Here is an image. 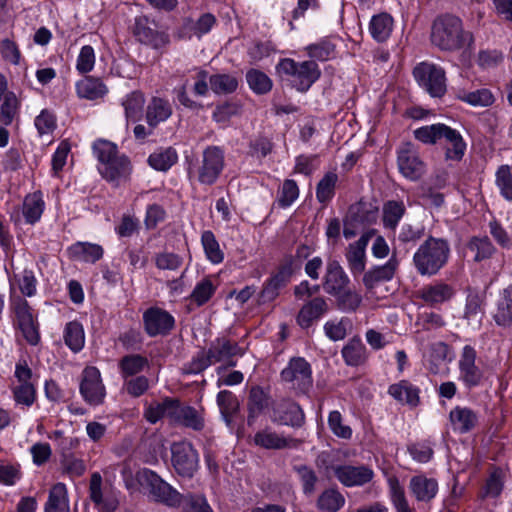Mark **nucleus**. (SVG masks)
Wrapping results in <instances>:
<instances>
[{
	"instance_id": "4d7b16f0",
	"label": "nucleus",
	"mask_w": 512,
	"mask_h": 512,
	"mask_svg": "<svg viewBox=\"0 0 512 512\" xmlns=\"http://www.w3.org/2000/svg\"><path fill=\"white\" fill-rule=\"evenodd\" d=\"M496 185L501 195L507 200H512V172L508 165H502L496 172Z\"/></svg>"
},
{
	"instance_id": "aec40b11",
	"label": "nucleus",
	"mask_w": 512,
	"mask_h": 512,
	"mask_svg": "<svg viewBox=\"0 0 512 512\" xmlns=\"http://www.w3.org/2000/svg\"><path fill=\"white\" fill-rule=\"evenodd\" d=\"M398 264V260L391 257L384 265L368 270L363 276L365 287L371 290L381 282L390 281L398 268Z\"/></svg>"
},
{
	"instance_id": "423d86ee",
	"label": "nucleus",
	"mask_w": 512,
	"mask_h": 512,
	"mask_svg": "<svg viewBox=\"0 0 512 512\" xmlns=\"http://www.w3.org/2000/svg\"><path fill=\"white\" fill-rule=\"evenodd\" d=\"M277 67L281 73L291 76L292 85L300 92H306L321 75L314 61L296 62L286 58L281 60Z\"/></svg>"
},
{
	"instance_id": "603ef678",
	"label": "nucleus",
	"mask_w": 512,
	"mask_h": 512,
	"mask_svg": "<svg viewBox=\"0 0 512 512\" xmlns=\"http://www.w3.org/2000/svg\"><path fill=\"white\" fill-rule=\"evenodd\" d=\"M37 385L32 369L25 359H19L15 365L13 380L10 386Z\"/></svg>"
},
{
	"instance_id": "8fccbe9b",
	"label": "nucleus",
	"mask_w": 512,
	"mask_h": 512,
	"mask_svg": "<svg viewBox=\"0 0 512 512\" xmlns=\"http://www.w3.org/2000/svg\"><path fill=\"white\" fill-rule=\"evenodd\" d=\"M405 213L403 202L388 201L383 206V223L390 229H395Z\"/></svg>"
},
{
	"instance_id": "4be33fe9",
	"label": "nucleus",
	"mask_w": 512,
	"mask_h": 512,
	"mask_svg": "<svg viewBox=\"0 0 512 512\" xmlns=\"http://www.w3.org/2000/svg\"><path fill=\"white\" fill-rule=\"evenodd\" d=\"M367 239L361 237L355 243L349 245L346 252L348 268L354 277L361 275L366 266L365 248Z\"/></svg>"
},
{
	"instance_id": "3c124183",
	"label": "nucleus",
	"mask_w": 512,
	"mask_h": 512,
	"mask_svg": "<svg viewBox=\"0 0 512 512\" xmlns=\"http://www.w3.org/2000/svg\"><path fill=\"white\" fill-rule=\"evenodd\" d=\"M209 83L211 89L217 94L232 93L238 87L237 79L228 74H216L210 76Z\"/></svg>"
},
{
	"instance_id": "39448f33",
	"label": "nucleus",
	"mask_w": 512,
	"mask_h": 512,
	"mask_svg": "<svg viewBox=\"0 0 512 512\" xmlns=\"http://www.w3.org/2000/svg\"><path fill=\"white\" fill-rule=\"evenodd\" d=\"M450 247L442 238L429 237L415 251L413 264L422 276L437 274L448 262Z\"/></svg>"
},
{
	"instance_id": "f704fd0d",
	"label": "nucleus",
	"mask_w": 512,
	"mask_h": 512,
	"mask_svg": "<svg viewBox=\"0 0 512 512\" xmlns=\"http://www.w3.org/2000/svg\"><path fill=\"white\" fill-rule=\"evenodd\" d=\"M456 97L474 107H487L494 103V96L488 89H479L475 91H467L459 89Z\"/></svg>"
},
{
	"instance_id": "393cba45",
	"label": "nucleus",
	"mask_w": 512,
	"mask_h": 512,
	"mask_svg": "<svg viewBox=\"0 0 512 512\" xmlns=\"http://www.w3.org/2000/svg\"><path fill=\"white\" fill-rule=\"evenodd\" d=\"M210 357L213 358L214 363L224 362L228 366H234L235 362L232 357L242 355V349L236 344L231 343L226 339H217L209 348Z\"/></svg>"
},
{
	"instance_id": "680f3d73",
	"label": "nucleus",
	"mask_w": 512,
	"mask_h": 512,
	"mask_svg": "<svg viewBox=\"0 0 512 512\" xmlns=\"http://www.w3.org/2000/svg\"><path fill=\"white\" fill-rule=\"evenodd\" d=\"M96 61L95 51L92 46L85 45L80 49L76 61V69L85 74L93 70Z\"/></svg>"
},
{
	"instance_id": "f257e3e1",
	"label": "nucleus",
	"mask_w": 512,
	"mask_h": 512,
	"mask_svg": "<svg viewBox=\"0 0 512 512\" xmlns=\"http://www.w3.org/2000/svg\"><path fill=\"white\" fill-rule=\"evenodd\" d=\"M92 150L103 179L114 187L129 181L132 173L130 159L118 151L116 144L106 139H97L93 142Z\"/></svg>"
},
{
	"instance_id": "052dcab7",
	"label": "nucleus",
	"mask_w": 512,
	"mask_h": 512,
	"mask_svg": "<svg viewBox=\"0 0 512 512\" xmlns=\"http://www.w3.org/2000/svg\"><path fill=\"white\" fill-rule=\"evenodd\" d=\"M328 425L335 436L343 439L351 438L352 429L343 423V418L339 411L335 410L329 413Z\"/></svg>"
},
{
	"instance_id": "c756f323",
	"label": "nucleus",
	"mask_w": 512,
	"mask_h": 512,
	"mask_svg": "<svg viewBox=\"0 0 512 512\" xmlns=\"http://www.w3.org/2000/svg\"><path fill=\"white\" fill-rule=\"evenodd\" d=\"M76 91L80 98L96 100L104 97L108 89L100 79L85 77L76 83Z\"/></svg>"
},
{
	"instance_id": "f3484780",
	"label": "nucleus",
	"mask_w": 512,
	"mask_h": 512,
	"mask_svg": "<svg viewBox=\"0 0 512 512\" xmlns=\"http://www.w3.org/2000/svg\"><path fill=\"white\" fill-rule=\"evenodd\" d=\"M134 35L141 43L155 49L165 46L168 42V36L164 32L157 30L156 24L149 21L145 16L135 19Z\"/></svg>"
},
{
	"instance_id": "58836bf2",
	"label": "nucleus",
	"mask_w": 512,
	"mask_h": 512,
	"mask_svg": "<svg viewBox=\"0 0 512 512\" xmlns=\"http://www.w3.org/2000/svg\"><path fill=\"white\" fill-rule=\"evenodd\" d=\"M344 504V496L336 489H326L317 500V508L321 512H337Z\"/></svg>"
},
{
	"instance_id": "6e6552de",
	"label": "nucleus",
	"mask_w": 512,
	"mask_h": 512,
	"mask_svg": "<svg viewBox=\"0 0 512 512\" xmlns=\"http://www.w3.org/2000/svg\"><path fill=\"white\" fill-rule=\"evenodd\" d=\"M413 75L417 83L432 97H441L446 92L445 71L438 65L428 62L418 64Z\"/></svg>"
},
{
	"instance_id": "9d476101",
	"label": "nucleus",
	"mask_w": 512,
	"mask_h": 512,
	"mask_svg": "<svg viewBox=\"0 0 512 512\" xmlns=\"http://www.w3.org/2000/svg\"><path fill=\"white\" fill-rule=\"evenodd\" d=\"M420 342V349L423 352V359L427 369L433 374H442L447 371V363L453 358L452 352L444 342H435L426 347L424 337L417 336Z\"/></svg>"
},
{
	"instance_id": "2f4dec72",
	"label": "nucleus",
	"mask_w": 512,
	"mask_h": 512,
	"mask_svg": "<svg viewBox=\"0 0 512 512\" xmlns=\"http://www.w3.org/2000/svg\"><path fill=\"white\" fill-rule=\"evenodd\" d=\"M345 363L349 366L363 365L368 359V353L361 339H351L341 351Z\"/></svg>"
},
{
	"instance_id": "4468645a",
	"label": "nucleus",
	"mask_w": 512,
	"mask_h": 512,
	"mask_svg": "<svg viewBox=\"0 0 512 512\" xmlns=\"http://www.w3.org/2000/svg\"><path fill=\"white\" fill-rule=\"evenodd\" d=\"M336 479L345 487L363 486L372 481L373 470L365 465L341 464L332 466Z\"/></svg>"
},
{
	"instance_id": "de8ad7c7",
	"label": "nucleus",
	"mask_w": 512,
	"mask_h": 512,
	"mask_svg": "<svg viewBox=\"0 0 512 512\" xmlns=\"http://www.w3.org/2000/svg\"><path fill=\"white\" fill-rule=\"evenodd\" d=\"M254 443L265 449H282L288 445V439L266 429L255 434Z\"/></svg>"
},
{
	"instance_id": "338daca9",
	"label": "nucleus",
	"mask_w": 512,
	"mask_h": 512,
	"mask_svg": "<svg viewBox=\"0 0 512 512\" xmlns=\"http://www.w3.org/2000/svg\"><path fill=\"white\" fill-rule=\"evenodd\" d=\"M147 365V360L139 355H130L124 357L120 362L122 374L131 376L141 372Z\"/></svg>"
},
{
	"instance_id": "412c9836",
	"label": "nucleus",
	"mask_w": 512,
	"mask_h": 512,
	"mask_svg": "<svg viewBox=\"0 0 512 512\" xmlns=\"http://www.w3.org/2000/svg\"><path fill=\"white\" fill-rule=\"evenodd\" d=\"M292 269L290 266H283L280 270L271 277L263 286L260 293V302L273 301L278 295L279 291L290 281Z\"/></svg>"
},
{
	"instance_id": "f8f14e48",
	"label": "nucleus",
	"mask_w": 512,
	"mask_h": 512,
	"mask_svg": "<svg viewBox=\"0 0 512 512\" xmlns=\"http://www.w3.org/2000/svg\"><path fill=\"white\" fill-rule=\"evenodd\" d=\"M90 499L98 512H115L119 506V493L111 487L102 486V477L94 473L90 479Z\"/></svg>"
},
{
	"instance_id": "69168bd1",
	"label": "nucleus",
	"mask_w": 512,
	"mask_h": 512,
	"mask_svg": "<svg viewBox=\"0 0 512 512\" xmlns=\"http://www.w3.org/2000/svg\"><path fill=\"white\" fill-rule=\"evenodd\" d=\"M299 197V188L294 180L284 181L279 192L278 202L281 207H288Z\"/></svg>"
},
{
	"instance_id": "c9c22d12",
	"label": "nucleus",
	"mask_w": 512,
	"mask_h": 512,
	"mask_svg": "<svg viewBox=\"0 0 512 512\" xmlns=\"http://www.w3.org/2000/svg\"><path fill=\"white\" fill-rule=\"evenodd\" d=\"M15 285L18 286L23 295L28 297L33 296L36 293L37 285L33 271L25 269L20 274H14V276L10 278L11 295L14 294Z\"/></svg>"
},
{
	"instance_id": "5701e85b",
	"label": "nucleus",
	"mask_w": 512,
	"mask_h": 512,
	"mask_svg": "<svg viewBox=\"0 0 512 512\" xmlns=\"http://www.w3.org/2000/svg\"><path fill=\"white\" fill-rule=\"evenodd\" d=\"M409 488L418 501L428 502L438 492V483L434 478L417 475L411 478Z\"/></svg>"
},
{
	"instance_id": "1a4fd4ad",
	"label": "nucleus",
	"mask_w": 512,
	"mask_h": 512,
	"mask_svg": "<svg viewBox=\"0 0 512 512\" xmlns=\"http://www.w3.org/2000/svg\"><path fill=\"white\" fill-rule=\"evenodd\" d=\"M171 463L178 475L191 478L198 469V453L189 442L174 443L171 446Z\"/></svg>"
},
{
	"instance_id": "dca6fc26",
	"label": "nucleus",
	"mask_w": 512,
	"mask_h": 512,
	"mask_svg": "<svg viewBox=\"0 0 512 512\" xmlns=\"http://www.w3.org/2000/svg\"><path fill=\"white\" fill-rule=\"evenodd\" d=\"M281 377L291 387L305 390L311 384V369L304 358H293L287 367L282 370Z\"/></svg>"
},
{
	"instance_id": "7c9ffc66",
	"label": "nucleus",
	"mask_w": 512,
	"mask_h": 512,
	"mask_svg": "<svg viewBox=\"0 0 512 512\" xmlns=\"http://www.w3.org/2000/svg\"><path fill=\"white\" fill-rule=\"evenodd\" d=\"M45 512H70L65 484L57 483L50 489Z\"/></svg>"
},
{
	"instance_id": "a19ab883",
	"label": "nucleus",
	"mask_w": 512,
	"mask_h": 512,
	"mask_svg": "<svg viewBox=\"0 0 512 512\" xmlns=\"http://www.w3.org/2000/svg\"><path fill=\"white\" fill-rule=\"evenodd\" d=\"M66 345L73 351H80L85 344V333L80 322H68L64 331Z\"/></svg>"
},
{
	"instance_id": "79ce46f5",
	"label": "nucleus",
	"mask_w": 512,
	"mask_h": 512,
	"mask_svg": "<svg viewBox=\"0 0 512 512\" xmlns=\"http://www.w3.org/2000/svg\"><path fill=\"white\" fill-rule=\"evenodd\" d=\"M455 290L452 286L446 283H436L426 287L422 296L423 299L430 303H442L453 297Z\"/></svg>"
},
{
	"instance_id": "0eeeda50",
	"label": "nucleus",
	"mask_w": 512,
	"mask_h": 512,
	"mask_svg": "<svg viewBox=\"0 0 512 512\" xmlns=\"http://www.w3.org/2000/svg\"><path fill=\"white\" fill-rule=\"evenodd\" d=\"M138 482L149 491L154 500L175 507L181 503V495L171 485L150 469L137 472Z\"/></svg>"
},
{
	"instance_id": "6e6d98bb",
	"label": "nucleus",
	"mask_w": 512,
	"mask_h": 512,
	"mask_svg": "<svg viewBox=\"0 0 512 512\" xmlns=\"http://www.w3.org/2000/svg\"><path fill=\"white\" fill-rule=\"evenodd\" d=\"M504 479L505 473L502 470H494L486 481L482 496L489 498L498 497L502 492Z\"/></svg>"
},
{
	"instance_id": "a211bd4d",
	"label": "nucleus",
	"mask_w": 512,
	"mask_h": 512,
	"mask_svg": "<svg viewBox=\"0 0 512 512\" xmlns=\"http://www.w3.org/2000/svg\"><path fill=\"white\" fill-rule=\"evenodd\" d=\"M398 168L405 178L412 181L418 180L425 172L424 163L409 143L405 144L398 152Z\"/></svg>"
},
{
	"instance_id": "72a5a7b5",
	"label": "nucleus",
	"mask_w": 512,
	"mask_h": 512,
	"mask_svg": "<svg viewBox=\"0 0 512 512\" xmlns=\"http://www.w3.org/2000/svg\"><path fill=\"white\" fill-rule=\"evenodd\" d=\"M45 203L40 192H34L25 197L22 212L29 224L38 222L44 211Z\"/></svg>"
},
{
	"instance_id": "2eb2a0df",
	"label": "nucleus",
	"mask_w": 512,
	"mask_h": 512,
	"mask_svg": "<svg viewBox=\"0 0 512 512\" xmlns=\"http://www.w3.org/2000/svg\"><path fill=\"white\" fill-rule=\"evenodd\" d=\"M476 350L465 345L458 361L459 380L467 387L477 386L482 379V372L476 365Z\"/></svg>"
},
{
	"instance_id": "20e7f679",
	"label": "nucleus",
	"mask_w": 512,
	"mask_h": 512,
	"mask_svg": "<svg viewBox=\"0 0 512 512\" xmlns=\"http://www.w3.org/2000/svg\"><path fill=\"white\" fill-rule=\"evenodd\" d=\"M350 279L337 260L326 263L322 279L323 290L335 297L344 309L354 310L361 302V296L349 288Z\"/></svg>"
},
{
	"instance_id": "bb28decb",
	"label": "nucleus",
	"mask_w": 512,
	"mask_h": 512,
	"mask_svg": "<svg viewBox=\"0 0 512 512\" xmlns=\"http://www.w3.org/2000/svg\"><path fill=\"white\" fill-rule=\"evenodd\" d=\"M68 253L72 259L94 263L102 258L103 248L98 244L77 242L68 248Z\"/></svg>"
},
{
	"instance_id": "bf43d9fd",
	"label": "nucleus",
	"mask_w": 512,
	"mask_h": 512,
	"mask_svg": "<svg viewBox=\"0 0 512 512\" xmlns=\"http://www.w3.org/2000/svg\"><path fill=\"white\" fill-rule=\"evenodd\" d=\"M484 316L483 299L474 291H470L467 295L464 317L467 319H481Z\"/></svg>"
},
{
	"instance_id": "b1692460",
	"label": "nucleus",
	"mask_w": 512,
	"mask_h": 512,
	"mask_svg": "<svg viewBox=\"0 0 512 512\" xmlns=\"http://www.w3.org/2000/svg\"><path fill=\"white\" fill-rule=\"evenodd\" d=\"M394 29V19L386 12L372 16L368 30L371 37L377 42H385L389 39Z\"/></svg>"
},
{
	"instance_id": "7ed1b4c3",
	"label": "nucleus",
	"mask_w": 512,
	"mask_h": 512,
	"mask_svg": "<svg viewBox=\"0 0 512 512\" xmlns=\"http://www.w3.org/2000/svg\"><path fill=\"white\" fill-rule=\"evenodd\" d=\"M415 138L425 144L440 143L447 160L459 161L465 154L466 143L459 131L442 124L420 127L414 131Z\"/></svg>"
},
{
	"instance_id": "09e8293b",
	"label": "nucleus",
	"mask_w": 512,
	"mask_h": 512,
	"mask_svg": "<svg viewBox=\"0 0 512 512\" xmlns=\"http://www.w3.org/2000/svg\"><path fill=\"white\" fill-rule=\"evenodd\" d=\"M13 400L17 406L29 408L37 398L36 385L10 386Z\"/></svg>"
},
{
	"instance_id": "a18cd8bd",
	"label": "nucleus",
	"mask_w": 512,
	"mask_h": 512,
	"mask_svg": "<svg viewBox=\"0 0 512 512\" xmlns=\"http://www.w3.org/2000/svg\"><path fill=\"white\" fill-rule=\"evenodd\" d=\"M173 405V399H165L162 402H152L145 410V418L152 424L163 417H168L172 421Z\"/></svg>"
},
{
	"instance_id": "774afa93",
	"label": "nucleus",
	"mask_w": 512,
	"mask_h": 512,
	"mask_svg": "<svg viewBox=\"0 0 512 512\" xmlns=\"http://www.w3.org/2000/svg\"><path fill=\"white\" fill-rule=\"evenodd\" d=\"M306 51L311 58L320 61H326L334 54V45L327 40L311 44L306 47Z\"/></svg>"
},
{
	"instance_id": "4c0bfd02",
	"label": "nucleus",
	"mask_w": 512,
	"mask_h": 512,
	"mask_svg": "<svg viewBox=\"0 0 512 512\" xmlns=\"http://www.w3.org/2000/svg\"><path fill=\"white\" fill-rule=\"evenodd\" d=\"M388 392L395 400L412 406L416 405L419 400L417 388L407 381L391 385Z\"/></svg>"
},
{
	"instance_id": "864d4df0",
	"label": "nucleus",
	"mask_w": 512,
	"mask_h": 512,
	"mask_svg": "<svg viewBox=\"0 0 512 512\" xmlns=\"http://www.w3.org/2000/svg\"><path fill=\"white\" fill-rule=\"evenodd\" d=\"M337 181L338 176L334 172H328L324 175L316 189V196L320 202H327L334 196V189Z\"/></svg>"
},
{
	"instance_id": "e433bc0d",
	"label": "nucleus",
	"mask_w": 512,
	"mask_h": 512,
	"mask_svg": "<svg viewBox=\"0 0 512 512\" xmlns=\"http://www.w3.org/2000/svg\"><path fill=\"white\" fill-rule=\"evenodd\" d=\"M145 98L140 91H133L122 101L127 121L139 120L143 113Z\"/></svg>"
},
{
	"instance_id": "5fc2aeb1",
	"label": "nucleus",
	"mask_w": 512,
	"mask_h": 512,
	"mask_svg": "<svg viewBox=\"0 0 512 512\" xmlns=\"http://www.w3.org/2000/svg\"><path fill=\"white\" fill-rule=\"evenodd\" d=\"M249 87L258 94L267 93L272 88L271 79L263 72L258 70H250L247 75Z\"/></svg>"
},
{
	"instance_id": "e2e57ef3",
	"label": "nucleus",
	"mask_w": 512,
	"mask_h": 512,
	"mask_svg": "<svg viewBox=\"0 0 512 512\" xmlns=\"http://www.w3.org/2000/svg\"><path fill=\"white\" fill-rule=\"evenodd\" d=\"M496 318L497 320H512V284L501 292Z\"/></svg>"
},
{
	"instance_id": "0e129e2a",
	"label": "nucleus",
	"mask_w": 512,
	"mask_h": 512,
	"mask_svg": "<svg viewBox=\"0 0 512 512\" xmlns=\"http://www.w3.org/2000/svg\"><path fill=\"white\" fill-rule=\"evenodd\" d=\"M241 107L237 103H224L216 107L213 119L221 126H226L232 117L240 113Z\"/></svg>"
},
{
	"instance_id": "13d9d810",
	"label": "nucleus",
	"mask_w": 512,
	"mask_h": 512,
	"mask_svg": "<svg viewBox=\"0 0 512 512\" xmlns=\"http://www.w3.org/2000/svg\"><path fill=\"white\" fill-rule=\"evenodd\" d=\"M216 284L210 278H204L198 282L191 294V298L198 304L206 303L214 294Z\"/></svg>"
},
{
	"instance_id": "ea45409f",
	"label": "nucleus",
	"mask_w": 512,
	"mask_h": 512,
	"mask_svg": "<svg viewBox=\"0 0 512 512\" xmlns=\"http://www.w3.org/2000/svg\"><path fill=\"white\" fill-rule=\"evenodd\" d=\"M177 160V152L172 148L159 149L148 157L149 165L157 171H167Z\"/></svg>"
},
{
	"instance_id": "37998d69",
	"label": "nucleus",
	"mask_w": 512,
	"mask_h": 512,
	"mask_svg": "<svg viewBox=\"0 0 512 512\" xmlns=\"http://www.w3.org/2000/svg\"><path fill=\"white\" fill-rule=\"evenodd\" d=\"M389 496L396 512H413L405 496L404 488L399 480L392 476L388 478Z\"/></svg>"
},
{
	"instance_id": "9b49d317",
	"label": "nucleus",
	"mask_w": 512,
	"mask_h": 512,
	"mask_svg": "<svg viewBox=\"0 0 512 512\" xmlns=\"http://www.w3.org/2000/svg\"><path fill=\"white\" fill-rule=\"evenodd\" d=\"M224 168V154L218 147H208L203 152L201 164L197 168V179L202 184L216 182Z\"/></svg>"
},
{
	"instance_id": "ddd939ff",
	"label": "nucleus",
	"mask_w": 512,
	"mask_h": 512,
	"mask_svg": "<svg viewBox=\"0 0 512 512\" xmlns=\"http://www.w3.org/2000/svg\"><path fill=\"white\" fill-rule=\"evenodd\" d=\"M80 393L84 400L91 405H99L103 402L106 390L100 371L96 367L89 366L83 370Z\"/></svg>"
},
{
	"instance_id": "c03bdc74",
	"label": "nucleus",
	"mask_w": 512,
	"mask_h": 512,
	"mask_svg": "<svg viewBox=\"0 0 512 512\" xmlns=\"http://www.w3.org/2000/svg\"><path fill=\"white\" fill-rule=\"evenodd\" d=\"M217 404L223 419L230 425L239 408L237 398L230 391L223 390L217 395Z\"/></svg>"
},
{
	"instance_id": "f03ea898",
	"label": "nucleus",
	"mask_w": 512,
	"mask_h": 512,
	"mask_svg": "<svg viewBox=\"0 0 512 512\" xmlns=\"http://www.w3.org/2000/svg\"><path fill=\"white\" fill-rule=\"evenodd\" d=\"M431 42L444 51H459L464 53L472 50L474 38L471 32L463 29L462 21L453 15L438 17L431 31Z\"/></svg>"
},
{
	"instance_id": "a878e982",
	"label": "nucleus",
	"mask_w": 512,
	"mask_h": 512,
	"mask_svg": "<svg viewBox=\"0 0 512 512\" xmlns=\"http://www.w3.org/2000/svg\"><path fill=\"white\" fill-rule=\"evenodd\" d=\"M172 421L199 430L203 427V418L198 411L189 406L181 405L174 400Z\"/></svg>"
},
{
	"instance_id": "cd10ccee",
	"label": "nucleus",
	"mask_w": 512,
	"mask_h": 512,
	"mask_svg": "<svg viewBox=\"0 0 512 512\" xmlns=\"http://www.w3.org/2000/svg\"><path fill=\"white\" fill-rule=\"evenodd\" d=\"M477 415L469 408L456 407L450 411V422L454 431L466 433L477 423Z\"/></svg>"
},
{
	"instance_id": "c85d7f7f",
	"label": "nucleus",
	"mask_w": 512,
	"mask_h": 512,
	"mask_svg": "<svg viewBox=\"0 0 512 512\" xmlns=\"http://www.w3.org/2000/svg\"><path fill=\"white\" fill-rule=\"evenodd\" d=\"M330 304L325 297L317 296L305 302L299 311V320H318L327 316Z\"/></svg>"
},
{
	"instance_id": "49530a36",
	"label": "nucleus",
	"mask_w": 512,
	"mask_h": 512,
	"mask_svg": "<svg viewBox=\"0 0 512 512\" xmlns=\"http://www.w3.org/2000/svg\"><path fill=\"white\" fill-rule=\"evenodd\" d=\"M201 243L207 259L213 264H219L224 259V253L220 248L213 232L207 230L202 233Z\"/></svg>"
},
{
	"instance_id": "6ab92c4d",
	"label": "nucleus",
	"mask_w": 512,
	"mask_h": 512,
	"mask_svg": "<svg viewBox=\"0 0 512 512\" xmlns=\"http://www.w3.org/2000/svg\"><path fill=\"white\" fill-rule=\"evenodd\" d=\"M272 420L282 425L300 426L304 421V413L297 403L282 401L275 406Z\"/></svg>"
},
{
	"instance_id": "473e14b6",
	"label": "nucleus",
	"mask_w": 512,
	"mask_h": 512,
	"mask_svg": "<svg viewBox=\"0 0 512 512\" xmlns=\"http://www.w3.org/2000/svg\"><path fill=\"white\" fill-rule=\"evenodd\" d=\"M172 114V107L167 100L153 98L147 106L146 119L150 126L166 121Z\"/></svg>"
}]
</instances>
